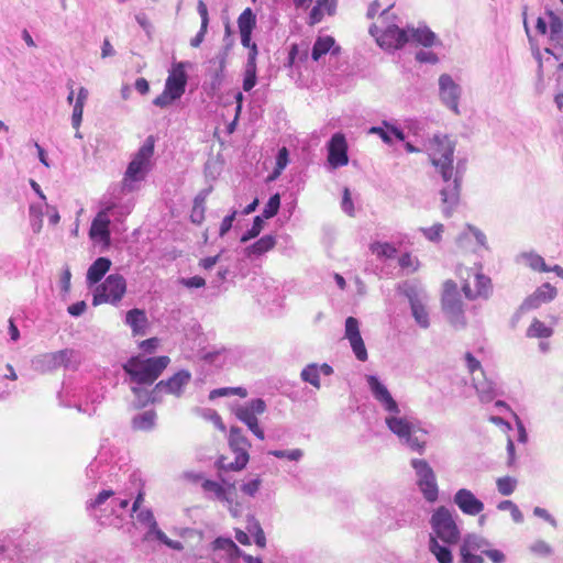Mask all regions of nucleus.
I'll use <instances>...</instances> for the list:
<instances>
[{
	"mask_svg": "<svg viewBox=\"0 0 563 563\" xmlns=\"http://www.w3.org/2000/svg\"><path fill=\"white\" fill-rule=\"evenodd\" d=\"M426 150L432 166L444 183L440 190L441 209L444 217L450 218L460 205L464 165L459 161L456 167L453 166L455 141L449 135L434 134L429 139Z\"/></svg>",
	"mask_w": 563,
	"mask_h": 563,
	"instance_id": "f257e3e1",
	"label": "nucleus"
},
{
	"mask_svg": "<svg viewBox=\"0 0 563 563\" xmlns=\"http://www.w3.org/2000/svg\"><path fill=\"white\" fill-rule=\"evenodd\" d=\"M366 383L373 398L387 413L385 423L388 430L410 450L422 454L427 444V431L419 427V422L412 416L402 413L399 404L376 375H367Z\"/></svg>",
	"mask_w": 563,
	"mask_h": 563,
	"instance_id": "f03ea898",
	"label": "nucleus"
},
{
	"mask_svg": "<svg viewBox=\"0 0 563 563\" xmlns=\"http://www.w3.org/2000/svg\"><path fill=\"white\" fill-rule=\"evenodd\" d=\"M169 362V357L165 355L148 358L132 356L122 365V368L135 385H152Z\"/></svg>",
	"mask_w": 563,
	"mask_h": 563,
	"instance_id": "7ed1b4c3",
	"label": "nucleus"
},
{
	"mask_svg": "<svg viewBox=\"0 0 563 563\" xmlns=\"http://www.w3.org/2000/svg\"><path fill=\"white\" fill-rule=\"evenodd\" d=\"M191 67L189 62H176L169 69L163 92L153 100L158 108H167L179 100L186 91L188 75L187 68Z\"/></svg>",
	"mask_w": 563,
	"mask_h": 563,
	"instance_id": "20e7f679",
	"label": "nucleus"
},
{
	"mask_svg": "<svg viewBox=\"0 0 563 563\" xmlns=\"http://www.w3.org/2000/svg\"><path fill=\"white\" fill-rule=\"evenodd\" d=\"M80 364L79 352L73 349H64L56 352L43 353L32 361L34 369L46 373L59 367L76 371Z\"/></svg>",
	"mask_w": 563,
	"mask_h": 563,
	"instance_id": "39448f33",
	"label": "nucleus"
},
{
	"mask_svg": "<svg viewBox=\"0 0 563 563\" xmlns=\"http://www.w3.org/2000/svg\"><path fill=\"white\" fill-rule=\"evenodd\" d=\"M229 445L235 454L234 462H227L224 456H220L216 462L218 470L221 471H241L243 470L249 460V448L251 446L250 441L243 434V431L239 427H231L229 434Z\"/></svg>",
	"mask_w": 563,
	"mask_h": 563,
	"instance_id": "423d86ee",
	"label": "nucleus"
},
{
	"mask_svg": "<svg viewBox=\"0 0 563 563\" xmlns=\"http://www.w3.org/2000/svg\"><path fill=\"white\" fill-rule=\"evenodd\" d=\"M442 309L449 322L455 329H464L466 327L463 302L457 291V286L453 280H446L443 285Z\"/></svg>",
	"mask_w": 563,
	"mask_h": 563,
	"instance_id": "0eeeda50",
	"label": "nucleus"
},
{
	"mask_svg": "<svg viewBox=\"0 0 563 563\" xmlns=\"http://www.w3.org/2000/svg\"><path fill=\"white\" fill-rule=\"evenodd\" d=\"M155 140L152 135L147 136L143 145L129 163L123 178V187H130V181L142 180L150 169L151 157L154 154Z\"/></svg>",
	"mask_w": 563,
	"mask_h": 563,
	"instance_id": "6e6552de",
	"label": "nucleus"
},
{
	"mask_svg": "<svg viewBox=\"0 0 563 563\" xmlns=\"http://www.w3.org/2000/svg\"><path fill=\"white\" fill-rule=\"evenodd\" d=\"M430 526L437 540L440 539L446 544L459 542L461 532L453 518L452 512L444 506L437 508L430 519Z\"/></svg>",
	"mask_w": 563,
	"mask_h": 563,
	"instance_id": "1a4fd4ad",
	"label": "nucleus"
},
{
	"mask_svg": "<svg viewBox=\"0 0 563 563\" xmlns=\"http://www.w3.org/2000/svg\"><path fill=\"white\" fill-rule=\"evenodd\" d=\"M411 467L415 470L417 485L428 503H435L439 497L437 476L430 464L423 459H412Z\"/></svg>",
	"mask_w": 563,
	"mask_h": 563,
	"instance_id": "9d476101",
	"label": "nucleus"
},
{
	"mask_svg": "<svg viewBox=\"0 0 563 563\" xmlns=\"http://www.w3.org/2000/svg\"><path fill=\"white\" fill-rule=\"evenodd\" d=\"M125 291V278L120 274H111L101 285L96 288L93 292L92 305L98 306L104 302L117 305L121 301Z\"/></svg>",
	"mask_w": 563,
	"mask_h": 563,
	"instance_id": "9b49d317",
	"label": "nucleus"
},
{
	"mask_svg": "<svg viewBox=\"0 0 563 563\" xmlns=\"http://www.w3.org/2000/svg\"><path fill=\"white\" fill-rule=\"evenodd\" d=\"M266 402L262 398L251 399L234 409L235 417L245 423L249 430L260 440L265 439L263 429L258 424L257 416L266 411Z\"/></svg>",
	"mask_w": 563,
	"mask_h": 563,
	"instance_id": "f8f14e48",
	"label": "nucleus"
},
{
	"mask_svg": "<svg viewBox=\"0 0 563 563\" xmlns=\"http://www.w3.org/2000/svg\"><path fill=\"white\" fill-rule=\"evenodd\" d=\"M212 563H240L243 551L231 538L218 537L211 543Z\"/></svg>",
	"mask_w": 563,
	"mask_h": 563,
	"instance_id": "ddd939ff",
	"label": "nucleus"
},
{
	"mask_svg": "<svg viewBox=\"0 0 563 563\" xmlns=\"http://www.w3.org/2000/svg\"><path fill=\"white\" fill-rule=\"evenodd\" d=\"M461 96V86L454 81L451 75L442 74L439 77V98L441 102L456 115L460 114L459 102Z\"/></svg>",
	"mask_w": 563,
	"mask_h": 563,
	"instance_id": "4468645a",
	"label": "nucleus"
},
{
	"mask_svg": "<svg viewBox=\"0 0 563 563\" xmlns=\"http://www.w3.org/2000/svg\"><path fill=\"white\" fill-rule=\"evenodd\" d=\"M190 380L191 373L187 369H180L168 379L159 380L156 384V394H159V397L164 394H169L179 398L183 396L184 389Z\"/></svg>",
	"mask_w": 563,
	"mask_h": 563,
	"instance_id": "2eb2a0df",
	"label": "nucleus"
},
{
	"mask_svg": "<svg viewBox=\"0 0 563 563\" xmlns=\"http://www.w3.org/2000/svg\"><path fill=\"white\" fill-rule=\"evenodd\" d=\"M328 163L332 168L347 165V143L344 134L334 133L328 142Z\"/></svg>",
	"mask_w": 563,
	"mask_h": 563,
	"instance_id": "dca6fc26",
	"label": "nucleus"
},
{
	"mask_svg": "<svg viewBox=\"0 0 563 563\" xmlns=\"http://www.w3.org/2000/svg\"><path fill=\"white\" fill-rule=\"evenodd\" d=\"M406 296L415 321L420 328L428 329L430 327V319L427 308V296L412 288L406 291Z\"/></svg>",
	"mask_w": 563,
	"mask_h": 563,
	"instance_id": "f3484780",
	"label": "nucleus"
},
{
	"mask_svg": "<svg viewBox=\"0 0 563 563\" xmlns=\"http://www.w3.org/2000/svg\"><path fill=\"white\" fill-rule=\"evenodd\" d=\"M344 338L349 340L356 358L361 362H365L367 360V351L360 332V322L356 318H346Z\"/></svg>",
	"mask_w": 563,
	"mask_h": 563,
	"instance_id": "a211bd4d",
	"label": "nucleus"
},
{
	"mask_svg": "<svg viewBox=\"0 0 563 563\" xmlns=\"http://www.w3.org/2000/svg\"><path fill=\"white\" fill-rule=\"evenodd\" d=\"M114 209V205H108L104 209L98 212L91 222L89 236L92 240H99L104 243L110 241V218L109 213Z\"/></svg>",
	"mask_w": 563,
	"mask_h": 563,
	"instance_id": "6ab92c4d",
	"label": "nucleus"
},
{
	"mask_svg": "<svg viewBox=\"0 0 563 563\" xmlns=\"http://www.w3.org/2000/svg\"><path fill=\"white\" fill-rule=\"evenodd\" d=\"M453 501L467 516H477L484 510V503L466 488L459 489L453 496Z\"/></svg>",
	"mask_w": 563,
	"mask_h": 563,
	"instance_id": "aec40b11",
	"label": "nucleus"
},
{
	"mask_svg": "<svg viewBox=\"0 0 563 563\" xmlns=\"http://www.w3.org/2000/svg\"><path fill=\"white\" fill-rule=\"evenodd\" d=\"M409 42V31L400 29L395 24L388 25L380 37L378 44L383 47L399 49Z\"/></svg>",
	"mask_w": 563,
	"mask_h": 563,
	"instance_id": "412c9836",
	"label": "nucleus"
},
{
	"mask_svg": "<svg viewBox=\"0 0 563 563\" xmlns=\"http://www.w3.org/2000/svg\"><path fill=\"white\" fill-rule=\"evenodd\" d=\"M202 360L210 365L223 367L235 362L236 353L225 346H212L203 353Z\"/></svg>",
	"mask_w": 563,
	"mask_h": 563,
	"instance_id": "4be33fe9",
	"label": "nucleus"
},
{
	"mask_svg": "<svg viewBox=\"0 0 563 563\" xmlns=\"http://www.w3.org/2000/svg\"><path fill=\"white\" fill-rule=\"evenodd\" d=\"M475 290L471 288V285L468 283H465L462 287V290L465 295V297L470 300H474L478 297H483L487 299L493 290L492 287V280L489 277L476 273L475 274Z\"/></svg>",
	"mask_w": 563,
	"mask_h": 563,
	"instance_id": "5701e85b",
	"label": "nucleus"
},
{
	"mask_svg": "<svg viewBox=\"0 0 563 563\" xmlns=\"http://www.w3.org/2000/svg\"><path fill=\"white\" fill-rule=\"evenodd\" d=\"M113 496L114 492L112 489H103L95 498L86 501V510L101 525H103L102 515H99L98 512L101 514L107 510V507H109V503Z\"/></svg>",
	"mask_w": 563,
	"mask_h": 563,
	"instance_id": "b1692460",
	"label": "nucleus"
},
{
	"mask_svg": "<svg viewBox=\"0 0 563 563\" xmlns=\"http://www.w3.org/2000/svg\"><path fill=\"white\" fill-rule=\"evenodd\" d=\"M222 482L227 485V487L222 486L220 483L211 479H205L201 484L202 489L206 493L213 494V497L222 503L231 504L232 503V490H234V483H228L224 479Z\"/></svg>",
	"mask_w": 563,
	"mask_h": 563,
	"instance_id": "393cba45",
	"label": "nucleus"
},
{
	"mask_svg": "<svg viewBox=\"0 0 563 563\" xmlns=\"http://www.w3.org/2000/svg\"><path fill=\"white\" fill-rule=\"evenodd\" d=\"M111 267V261L108 257H98L87 271V283L89 286L98 284Z\"/></svg>",
	"mask_w": 563,
	"mask_h": 563,
	"instance_id": "a878e982",
	"label": "nucleus"
},
{
	"mask_svg": "<svg viewBox=\"0 0 563 563\" xmlns=\"http://www.w3.org/2000/svg\"><path fill=\"white\" fill-rule=\"evenodd\" d=\"M144 385L131 386V391L135 396V408H143L148 404H156L162 401L159 394H156V386L152 390H147Z\"/></svg>",
	"mask_w": 563,
	"mask_h": 563,
	"instance_id": "bb28decb",
	"label": "nucleus"
},
{
	"mask_svg": "<svg viewBox=\"0 0 563 563\" xmlns=\"http://www.w3.org/2000/svg\"><path fill=\"white\" fill-rule=\"evenodd\" d=\"M334 44H335V41L332 36H330V35L319 36L312 46V51H311L312 59L317 62L323 55L329 53L330 51L333 55H338L340 53V47L334 46Z\"/></svg>",
	"mask_w": 563,
	"mask_h": 563,
	"instance_id": "cd10ccee",
	"label": "nucleus"
},
{
	"mask_svg": "<svg viewBox=\"0 0 563 563\" xmlns=\"http://www.w3.org/2000/svg\"><path fill=\"white\" fill-rule=\"evenodd\" d=\"M125 322L131 327L134 335H144L147 318L144 310L133 308L126 312Z\"/></svg>",
	"mask_w": 563,
	"mask_h": 563,
	"instance_id": "c85d7f7f",
	"label": "nucleus"
},
{
	"mask_svg": "<svg viewBox=\"0 0 563 563\" xmlns=\"http://www.w3.org/2000/svg\"><path fill=\"white\" fill-rule=\"evenodd\" d=\"M473 386L483 402L492 401L496 396V385L484 376H473Z\"/></svg>",
	"mask_w": 563,
	"mask_h": 563,
	"instance_id": "c756f323",
	"label": "nucleus"
},
{
	"mask_svg": "<svg viewBox=\"0 0 563 563\" xmlns=\"http://www.w3.org/2000/svg\"><path fill=\"white\" fill-rule=\"evenodd\" d=\"M409 42L413 41L424 47H431L437 44V35L428 26L408 27Z\"/></svg>",
	"mask_w": 563,
	"mask_h": 563,
	"instance_id": "7c9ffc66",
	"label": "nucleus"
},
{
	"mask_svg": "<svg viewBox=\"0 0 563 563\" xmlns=\"http://www.w3.org/2000/svg\"><path fill=\"white\" fill-rule=\"evenodd\" d=\"M550 42L554 48L563 51V21L553 12H549Z\"/></svg>",
	"mask_w": 563,
	"mask_h": 563,
	"instance_id": "2f4dec72",
	"label": "nucleus"
},
{
	"mask_svg": "<svg viewBox=\"0 0 563 563\" xmlns=\"http://www.w3.org/2000/svg\"><path fill=\"white\" fill-rule=\"evenodd\" d=\"M156 424V412L154 410L143 411L132 418L131 426L133 430L150 431Z\"/></svg>",
	"mask_w": 563,
	"mask_h": 563,
	"instance_id": "473e14b6",
	"label": "nucleus"
},
{
	"mask_svg": "<svg viewBox=\"0 0 563 563\" xmlns=\"http://www.w3.org/2000/svg\"><path fill=\"white\" fill-rule=\"evenodd\" d=\"M276 244V240L273 235L266 234L257 240L255 243L249 245L245 249L246 256L251 257L252 255L260 256L269 250H272Z\"/></svg>",
	"mask_w": 563,
	"mask_h": 563,
	"instance_id": "72a5a7b5",
	"label": "nucleus"
},
{
	"mask_svg": "<svg viewBox=\"0 0 563 563\" xmlns=\"http://www.w3.org/2000/svg\"><path fill=\"white\" fill-rule=\"evenodd\" d=\"M211 192V188H207L201 190L194 199V207L191 210L190 219L194 223H201L205 216V202L209 194Z\"/></svg>",
	"mask_w": 563,
	"mask_h": 563,
	"instance_id": "f704fd0d",
	"label": "nucleus"
},
{
	"mask_svg": "<svg viewBox=\"0 0 563 563\" xmlns=\"http://www.w3.org/2000/svg\"><path fill=\"white\" fill-rule=\"evenodd\" d=\"M429 550L439 563H452V552L449 547L441 545L433 536H430Z\"/></svg>",
	"mask_w": 563,
	"mask_h": 563,
	"instance_id": "c9c22d12",
	"label": "nucleus"
},
{
	"mask_svg": "<svg viewBox=\"0 0 563 563\" xmlns=\"http://www.w3.org/2000/svg\"><path fill=\"white\" fill-rule=\"evenodd\" d=\"M246 530L254 537V542L258 548L264 549L266 547L264 530L262 529L260 521L254 516H250L247 518Z\"/></svg>",
	"mask_w": 563,
	"mask_h": 563,
	"instance_id": "e433bc0d",
	"label": "nucleus"
},
{
	"mask_svg": "<svg viewBox=\"0 0 563 563\" xmlns=\"http://www.w3.org/2000/svg\"><path fill=\"white\" fill-rule=\"evenodd\" d=\"M369 250L379 260L394 258L397 254V249L388 242H374L371 244Z\"/></svg>",
	"mask_w": 563,
	"mask_h": 563,
	"instance_id": "4c0bfd02",
	"label": "nucleus"
},
{
	"mask_svg": "<svg viewBox=\"0 0 563 563\" xmlns=\"http://www.w3.org/2000/svg\"><path fill=\"white\" fill-rule=\"evenodd\" d=\"M462 545L475 552L479 551L482 554H485L490 548L488 540L476 534H468L465 537Z\"/></svg>",
	"mask_w": 563,
	"mask_h": 563,
	"instance_id": "58836bf2",
	"label": "nucleus"
},
{
	"mask_svg": "<svg viewBox=\"0 0 563 563\" xmlns=\"http://www.w3.org/2000/svg\"><path fill=\"white\" fill-rule=\"evenodd\" d=\"M553 334V329L545 325L542 321L533 319L527 330L528 338H541L547 339Z\"/></svg>",
	"mask_w": 563,
	"mask_h": 563,
	"instance_id": "ea45409f",
	"label": "nucleus"
},
{
	"mask_svg": "<svg viewBox=\"0 0 563 563\" xmlns=\"http://www.w3.org/2000/svg\"><path fill=\"white\" fill-rule=\"evenodd\" d=\"M256 25V15L251 8H246L238 19L239 31L253 32Z\"/></svg>",
	"mask_w": 563,
	"mask_h": 563,
	"instance_id": "a19ab883",
	"label": "nucleus"
},
{
	"mask_svg": "<svg viewBox=\"0 0 563 563\" xmlns=\"http://www.w3.org/2000/svg\"><path fill=\"white\" fill-rule=\"evenodd\" d=\"M521 256L526 260L527 265L531 269L544 273L550 272V266L545 264V261L541 255L533 252H529L523 253Z\"/></svg>",
	"mask_w": 563,
	"mask_h": 563,
	"instance_id": "79ce46f5",
	"label": "nucleus"
},
{
	"mask_svg": "<svg viewBox=\"0 0 563 563\" xmlns=\"http://www.w3.org/2000/svg\"><path fill=\"white\" fill-rule=\"evenodd\" d=\"M303 382L311 384L316 388H320V376L318 365L314 363L308 364L300 373Z\"/></svg>",
	"mask_w": 563,
	"mask_h": 563,
	"instance_id": "37998d69",
	"label": "nucleus"
},
{
	"mask_svg": "<svg viewBox=\"0 0 563 563\" xmlns=\"http://www.w3.org/2000/svg\"><path fill=\"white\" fill-rule=\"evenodd\" d=\"M496 486L500 495L510 496L517 487V479L511 476L499 477L496 481Z\"/></svg>",
	"mask_w": 563,
	"mask_h": 563,
	"instance_id": "c03bdc74",
	"label": "nucleus"
},
{
	"mask_svg": "<svg viewBox=\"0 0 563 563\" xmlns=\"http://www.w3.org/2000/svg\"><path fill=\"white\" fill-rule=\"evenodd\" d=\"M497 509L501 510V511H505V510L510 511L511 518L516 523L523 522V515L514 501L508 500V499L501 500L498 503Z\"/></svg>",
	"mask_w": 563,
	"mask_h": 563,
	"instance_id": "a18cd8bd",
	"label": "nucleus"
},
{
	"mask_svg": "<svg viewBox=\"0 0 563 563\" xmlns=\"http://www.w3.org/2000/svg\"><path fill=\"white\" fill-rule=\"evenodd\" d=\"M279 207L280 196L279 194H274L269 197L268 201L266 202L261 217L263 218V220L275 217L278 213Z\"/></svg>",
	"mask_w": 563,
	"mask_h": 563,
	"instance_id": "49530a36",
	"label": "nucleus"
},
{
	"mask_svg": "<svg viewBox=\"0 0 563 563\" xmlns=\"http://www.w3.org/2000/svg\"><path fill=\"white\" fill-rule=\"evenodd\" d=\"M264 228V220L261 216H256L253 219L252 227L245 231L241 236V242L246 243L247 241L255 239Z\"/></svg>",
	"mask_w": 563,
	"mask_h": 563,
	"instance_id": "de8ad7c7",
	"label": "nucleus"
},
{
	"mask_svg": "<svg viewBox=\"0 0 563 563\" xmlns=\"http://www.w3.org/2000/svg\"><path fill=\"white\" fill-rule=\"evenodd\" d=\"M398 264H399L400 268L407 271V273H413V272L418 271V268L420 266V262H419L418 257L412 256L410 253H404L399 257Z\"/></svg>",
	"mask_w": 563,
	"mask_h": 563,
	"instance_id": "09e8293b",
	"label": "nucleus"
},
{
	"mask_svg": "<svg viewBox=\"0 0 563 563\" xmlns=\"http://www.w3.org/2000/svg\"><path fill=\"white\" fill-rule=\"evenodd\" d=\"M534 292L541 302H550L558 295L556 288L549 283L541 285Z\"/></svg>",
	"mask_w": 563,
	"mask_h": 563,
	"instance_id": "8fccbe9b",
	"label": "nucleus"
},
{
	"mask_svg": "<svg viewBox=\"0 0 563 563\" xmlns=\"http://www.w3.org/2000/svg\"><path fill=\"white\" fill-rule=\"evenodd\" d=\"M269 455H273L277 459H288L289 461H299L303 456V451L301 449L294 450H272L268 452Z\"/></svg>",
	"mask_w": 563,
	"mask_h": 563,
	"instance_id": "3c124183",
	"label": "nucleus"
},
{
	"mask_svg": "<svg viewBox=\"0 0 563 563\" xmlns=\"http://www.w3.org/2000/svg\"><path fill=\"white\" fill-rule=\"evenodd\" d=\"M443 229V224L435 223L431 228H420V231L423 233L427 240L431 242H439L441 240Z\"/></svg>",
	"mask_w": 563,
	"mask_h": 563,
	"instance_id": "603ef678",
	"label": "nucleus"
},
{
	"mask_svg": "<svg viewBox=\"0 0 563 563\" xmlns=\"http://www.w3.org/2000/svg\"><path fill=\"white\" fill-rule=\"evenodd\" d=\"M256 67L245 66L244 78H243V90L251 91L257 81Z\"/></svg>",
	"mask_w": 563,
	"mask_h": 563,
	"instance_id": "864d4df0",
	"label": "nucleus"
},
{
	"mask_svg": "<svg viewBox=\"0 0 563 563\" xmlns=\"http://www.w3.org/2000/svg\"><path fill=\"white\" fill-rule=\"evenodd\" d=\"M556 82L558 92L554 100L559 110L563 111V62L558 67Z\"/></svg>",
	"mask_w": 563,
	"mask_h": 563,
	"instance_id": "5fc2aeb1",
	"label": "nucleus"
},
{
	"mask_svg": "<svg viewBox=\"0 0 563 563\" xmlns=\"http://www.w3.org/2000/svg\"><path fill=\"white\" fill-rule=\"evenodd\" d=\"M261 484H262L261 478L258 476H256L255 478H252L251 481L242 484L240 489L245 495L254 497L257 494V492L261 487Z\"/></svg>",
	"mask_w": 563,
	"mask_h": 563,
	"instance_id": "6e6d98bb",
	"label": "nucleus"
},
{
	"mask_svg": "<svg viewBox=\"0 0 563 563\" xmlns=\"http://www.w3.org/2000/svg\"><path fill=\"white\" fill-rule=\"evenodd\" d=\"M465 362L468 368V372L473 376H484V372L482 371L481 363L477 361L472 353L467 352L465 354Z\"/></svg>",
	"mask_w": 563,
	"mask_h": 563,
	"instance_id": "4d7b16f0",
	"label": "nucleus"
},
{
	"mask_svg": "<svg viewBox=\"0 0 563 563\" xmlns=\"http://www.w3.org/2000/svg\"><path fill=\"white\" fill-rule=\"evenodd\" d=\"M462 563H484L481 555L474 554L472 550L466 549L464 545L460 548Z\"/></svg>",
	"mask_w": 563,
	"mask_h": 563,
	"instance_id": "13d9d810",
	"label": "nucleus"
},
{
	"mask_svg": "<svg viewBox=\"0 0 563 563\" xmlns=\"http://www.w3.org/2000/svg\"><path fill=\"white\" fill-rule=\"evenodd\" d=\"M416 60L423 64L434 65L439 62V58L435 53L421 49L416 53Z\"/></svg>",
	"mask_w": 563,
	"mask_h": 563,
	"instance_id": "bf43d9fd",
	"label": "nucleus"
},
{
	"mask_svg": "<svg viewBox=\"0 0 563 563\" xmlns=\"http://www.w3.org/2000/svg\"><path fill=\"white\" fill-rule=\"evenodd\" d=\"M85 104L75 101L71 114V125L78 130L82 121V112Z\"/></svg>",
	"mask_w": 563,
	"mask_h": 563,
	"instance_id": "052dcab7",
	"label": "nucleus"
},
{
	"mask_svg": "<svg viewBox=\"0 0 563 563\" xmlns=\"http://www.w3.org/2000/svg\"><path fill=\"white\" fill-rule=\"evenodd\" d=\"M541 303L542 302L540 301L536 292H533L522 301V303L519 307V311H529L532 309H537Z\"/></svg>",
	"mask_w": 563,
	"mask_h": 563,
	"instance_id": "680f3d73",
	"label": "nucleus"
},
{
	"mask_svg": "<svg viewBox=\"0 0 563 563\" xmlns=\"http://www.w3.org/2000/svg\"><path fill=\"white\" fill-rule=\"evenodd\" d=\"M137 520L140 523L147 526L148 529L157 522L151 509H143L139 511Z\"/></svg>",
	"mask_w": 563,
	"mask_h": 563,
	"instance_id": "e2e57ef3",
	"label": "nucleus"
},
{
	"mask_svg": "<svg viewBox=\"0 0 563 563\" xmlns=\"http://www.w3.org/2000/svg\"><path fill=\"white\" fill-rule=\"evenodd\" d=\"M389 132L390 131L384 124L382 126H372L369 129V133L378 135L383 142L388 145L393 144V137Z\"/></svg>",
	"mask_w": 563,
	"mask_h": 563,
	"instance_id": "0e129e2a",
	"label": "nucleus"
},
{
	"mask_svg": "<svg viewBox=\"0 0 563 563\" xmlns=\"http://www.w3.org/2000/svg\"><path fill=\"white\" fill-rule=\"evenodd\" d=\"M238 214L236 210H233L230 214L225 216L220 224L219 234L224 236L232 228L233 221Z\"/></svg>",
	"mask_w": 563,
	"mask_h": 563,
	"instance_id": "69168bd1",
	"label": "nucleus"
},
{
	"mask_svg": "<svg viewBox=\"0 0 563 563\" xmlns=\"http://www.w3.org/2000/svg\"><path fill=\"white\" fill-rule=\"evenodd\" d=\"M533 515L538 518H541L545 520L548 523H550L553 528L558 527L556 519L544 508L541 507H534Z\"/></svg>",
	"mask_w": 563,
	"mask_h": 563,
	"instance_id": "338daca9",
	"label": "nucleus"
},
{
	"mask_svg": "<svg viewBox=\"0 0 563 563\" xmlns=\"http://www.w3.org/2000/svg\"><path fill=\"white\" fill-rule=\"evenodd\" d=\"M129 504L130 500L128 498L120 499L113 496L109 503L111 514L117 515L118 510L125 509L129 506Z\"/></svg>",
	"mask_w": 563,
	"mask_h": 563,
	"instance_id": "774afa93",
	"label": "nucleus"
}]
</instances>
